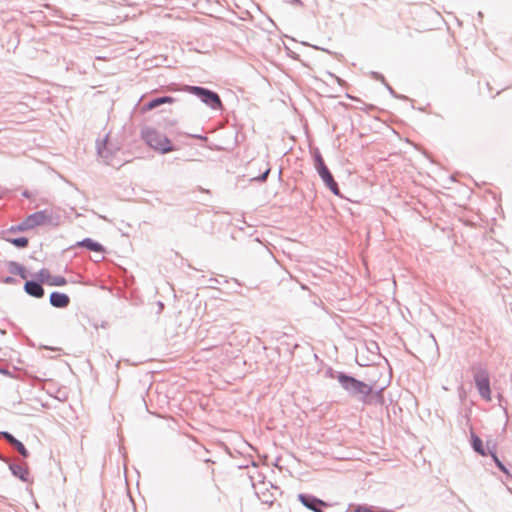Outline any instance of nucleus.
Segmentation results:
<instances>
[{
    "label": "nucleus",
    "mask_w": 512,
    "mask_h": 512,
    "mask_svg": "<svg viewBox=\"0 0 512 512\" xmlns=\"http://www.w3.org/2000/svg\"><path fill=\"white\" fill-rule=\"evenodd\" d=\"M471 444L474 451L481 456H486L488 454V452L483 447L482 440L474 433L471 434Z\"/></svg>",
    "instance_id": "14"
},
{
    "label": "nucleus",
    "mask_w": 512,
    "mask_h": 512,
    "mask_svg": "<svg viewBox=\"0 0 512 512\" xmlns=\"http://www.w3.org/2000/svg\"><path fill=\"white\" fill-rule=\"evenodd\" d=\"M0 282L12 285V284H17L18 280L12 276H6V277L0 276Z\"/></svg>",
    "instance_id": "21"
},
{
    "label": "nucleus",
    "mask_w": 512,
    "mask_h": 512,
    "mask_svg": "<svg viewBox=\"0 0 512 512\" xmlns=\"http://www.w3.org/2000/svg\"><path fill=\"white\" fill-rule=\"evenodd\" d=\"M174 102H175V99L171 96H161V97L153 98L150 101H148L145 104L144 108H145V110L149 111V110L159 107L160 105L172 104Z\"/></svg>",
    "instance_id": "12"
},
{
    "label": "nucleus",
    "mask_w": 512,
    "mask_h": 512,
    "mask_svg": "<svg viewBox=\"0 0 512 512\" xmlns=\"http://www.w3.org/2000/svg\"><path fill=\"white\" fill-rule=\"evenodd\" d=\"M97 152L104 159H108L111 156V151L107 147V137L102 142L97 143Z\"/></svg>",
    "instance_id": "15"
},
{
    "label": "nucleus",
    "mask_w": 512,
    "mask_h": 512,
    "mask_svg": "<svg viewBox=\"0 0 512 512\" xmlns=\"http://www.w3.org/2000/svg\"><path fill=\"white\" fill-rule=\"evenodd\" d=\"M0 460L3 462H8V458L2 456L1 454H0Z\"/></svg>",
    "instance_id": "30"
},
{
    "label": "nucleus",
    "mask_w": 512,
    "mask_h": 512,
    "mask_svg": "<svg viewBox=\"0 0 512 512\" xmlns=\"http://www.w3.org/2000/svg\"><path fill=\"white\" fill-rule=\"evenodd\" d=\"M475 386L480 396L486 401L491 400V389L489 374L485 369H479L474 374Z\"/></svg>",
    "instance_id": "6"
},
{
    "label": "nucleus",
    "mask_w": 512,
    "mask_h": 512,
    "mask_svg": "<svg viewBox=\"0 0 512 512\" xmlns=\"http://www.w3.org/2000/svg\"><path fill=\"white\" fill-rule=\"evenodd\" d=\"M25 220L29 230H32L45 225L56 226L59 224L60 216L55 215L52 209L46 208L28 215Z\"/></svg>",
    "instance_id": "4"
},
{
    "label": "nucleus",
    "mask_w": 512,
    "mask_h": 512,
    "mask_svg": "<svg viewBox=\"0 0 512 512\" xmlns=\"http://www.w3.org/2000/svg\"><path fill=\"white\" fill-rule=\"evenodd\" d=\"M22 195L26 198H30V193L28 191H24Z\"/></svg>",
    "instance_id": "29"
},
{
    "label": "nucleus",
    "mask_w": 512,
    "mask_h": 512,
    "mask_svg": "<svg viewBox=\"0 0 512 512\" xmlns=\"http://www.w3.org/2000/svg\"><path fill=\"white\" fill-rule=\"evenodd\" d=\"M9 464V469L11 473L22 480L23 482L28 481L29 476V470L27 468L26 463H14V462H7Z\"/></svg>",
    "instance_id": "10"
},
{
    "label": "nucleus",
    "mask_w": 512,
    "mask_h": 512,
    "mask_svg": "<svg viewBox=\"0 0 512 512\" xmlns=\"http://www.w3.org/2000/svg\"><path fill=\"white\" fill-rule=\"evenodd\" d=\"M146 143L153 149L166 154L174 150L171 141L163 134L155 130H147L144 133Z\"/></svg>",
    "instance_id": "5"
},
{
    "label": "nucleus",
    "mask_w": 512,
    "mask_h": 512,
    "mask_svg": "<svg viewBox=\"0 0 512 512\" xmlns=\"http://www.w3.org/2000/svg\"><path fill=\"white\" fill-rule=\"evenodd\" d=\"M14 449H16L18 451V453L24 457V458H27L29 456V452L28 450L26 449V447L23 445V443L21 441H19L18 439L11 445Z\"/></svg>",
    "instance_id": "19"
},
{
    "label": "nucleus",
    "mask_w": 512,
    "mask_h": 512,
    "mask_svg": "<svg viewBox=\"0 0 512 512\" xmlns=\"http://www.w3.org/2000/svg\"><path fill=\"white\" fill-rule=\"evenodd\" d=\"M298 499L303 506L314 512H323V508L329 507L328 503L310 494H299Z\"/></svg>",
    "instance_id": "7"
},
{
    "label": "nucleus",
    "mask_w": 512,
    "mask_h": 512,
    "mask_svg": "<svg viewBox=\"0 0 512 512\" xmlns=\"http://www.w3.org/2000/svg\"><path fill=\"white\" fill-rule=\"evenodd\" d=\"M24 291L32 297L42 298L45 294L42 282L36 280H26L24 284Z\"/></svg>",
    "instance_id": "9"
},
{
    "label": "nucleus",
    "mask_w": 512,
    "mask_h": 512,
    "mask_svg": "<svg viewBox=\"0 0 512 512\" xmlns=\"http://www.w3.org/2000/svg\"><path fill=\"white\" fill-rule=\"evenodd\" d=\"M77 245L93 252L101 253L104 251V247L100 243L94 241L91 238H85L82 241H79Z\"/></svg>",
    "instance_id": "13"
},
{
    "label": "nucleus",
    "mask_w": 512,
    "mask_h": 512,
    "mask_svg": "<svg viewBox=\"0 0 512 512\" xmlns=\"http://www.w3.org/2000/svg\"><path fill=\"white\" fill-rule=\"evenodd\" d=\"M37 276L42 283H46L50 286H64L67 283L65 277L60 275H52L49 270L43 268L38 273Z\"/></svg>",
    "instance_id": "8"
},
{
    "label": "nucleus",
    "mask_w": 512,
    "mask_h": 512,
    "mask_svg": "<svg viewBox=\"0 0 512 512\" xmlns=\"http://www.w3.org/2000/svg\"><path fill=\"white\" fill-rule=\"evenodd\" d=\"M270 167H267L266 170L258 177L254 178L258 182H265L268 178V175L270 173Z\"/></svg>",
    "instance_id": "23"
},
{
    "label": "nucleus",
    "mask_w": 512,
    "mask_h": 512,
    "mask_svg": "<svg viewBox=\"0 0 512 512\" xmlns=\"http://www.w3.org/2000/svg\"><path fill=\"white\" fill-rule=\"evenodd\" d=\"M183 90L198 97L205 105L213 110H220L223 108L220 96L208 88L186 85Z\"/></svg>",
    "instance_id": "3"
},
{
    "label": "nucleus",
    "mask_w": 512,
    "mask_h": 512,
    "mask_svg": "<svg viewBox=\"0 0 512 512\" xmlns=\"http://www.w3.org/2000/svg\"><path fill=\"white\" fill-rule=\"evenodd\" d=\"M23 265L19 264L18 262H15V261H10L8 262L7 264V267H8V271L10 274L12 275H17L19 273V270L20 268L22 267Z\"/></svg>",
    "instance_id": "20"
},
{
    "label": "nucleus",
    "mask_w": 512,
    "mask_h": 512,
    "mask_svg": "<svg viewBox=\"0 0 512 512\" xmlns=\"http://www.w3.org/2000/svg\"><path fill=\"white\" fill-rule=\"evenodd\" d=\"M17 275L20 276L22 279H27L28 272H27L26 268L24 266H22Z\"/></svg>",
    "instance_id": "26"
},
{
    "label": "nucleus",
    "mask_w": 512,
    "mask_h": 512,
    "mask_svg": "<svg viewBox=\"0 0 512 512\" xmlns=\"http://www.w3.org/2000/svg\"><path fill=\"white\" fill-rule=\"evenodd\" d=\"M209 281L210 282H217V279L210 278Z\"/></svg>",
    "instance_id": "31"
},
{
    "label": "nucleus",
    "mask_w": 512,
    "mask_h": 512,
    "mask_svg": "<svg viewBox=\"0 0 512 512\" xmlns=\"http://www.w3.org/2000/svg\"><path fill=\"white\" fill-rule=\"evenodd\" d=\"M5 240L20 249L26 248L29 244L27 237L5 238Z\"/></svg>",
    "instance_id": "16"
},
{
    "label": "nucleus",
    "mask_w": 512,
    "mask_h": 512,
    "mask_svg": "<svg viewBox=\"0 0 512 512\" xmlns=\"http://www.w3.org/2000/svg\"><path fill=\"white\" fill-rule=\"evenodd\" d=\"M371 75L373 79L381 81L383 84L386 82L384 76L378 72H372Z\"/></svg>",
    "instance_id": "24"
},
{
    "label": "nucleus",
    "mask_w": 512,
    "mask_h": 512,
    "mask_svg": "<svg viewBox=\"0 0 512 512\" xmlns=\"http://www.w3.org/2000/svg\"><path fill=\"white\" fill-rule=\"evenodd\" d=\"M369 512H373L372 509L369 507Z\"/></svg>",
    "instance_id": "32"
},
{
    "label": "nucleus",
    "mask_w": 512,
    "mask_h": 512,
    "mask_svg": "<svg viewBox=\"0 0 512 512\" xmlns=\"http://www.w3.org/2000/svg\"><path fill=\"white\" fill-rule=\"evenodd\" d=\"M331 376L338 380L341 387L346 390L349 395L358 397L362 401H365L366 397L372 393V386L344 372H335V375L332 373Z\"/></svg>",
    "instance_id": "1"
},
{
    "label": "nucleus",
    "mask_w": 512,
    "mask_h": 512,
    "mask_svg": "<svg viewBox=\"0 0 512 512\" xmlns=\"http://www.w3.org/2000/svg\"><path fill=\"white\" fill-rule=\"evenodd\" d=\"M50 304L55 308H66L70 304V297L58 291H53L49 297Z\"/></svg>",
    "instance_id": "11"
},
{
    "label": "nucleus",
    "mask_w": 512,
    "mask_h": 512,
    "mask_svg": "<svg viewBox=\"0 0 512 512\" xmlns=\"http://www.w3.org/2000/svg\"><path fill=\"white\" fill-rule=\"evenodd\" d=\"M384 85L392 96L396 98H405L404 96L397 95L394 89L387 82H385Z\"/></svg>",
    "instance_id": "25"
},
{
    "label": "nucleus",
    "mask_w": 512,
    "mask_h": 512,
    "mask_svg": "<svg viewBox=\"0 0 512 512\" xmlns=\"http://www.w3.org/2000/svg\"><path fill=\"white\" fill-rule=\"evenodd\" d=\"M488 454L492 457L494 463L496 466L504 473L508 474V470L506 466L501 462V460L498 458L496 452L494 450H491L488 448Z\"/></svg>",
    "instance_id": "17"
},
{
    "label": "nucleus",
    "mask_w": 512,
    "mask_h": 512,
    "mask_svg": "<svg viewBox=\"0 0 512 512\" xmlns=\"http://www.w3.org/2000/svg\"><path fill=\"white\" fill-rule=\"evenodd\" d=\"M314 159V167L326 185V187L336 196L340 195V189L338 183L335 181L332 173L329 168L326 166L324 159L319 151V149H315L313 152Z\"/></svg>",
    "instance_id": "2"
},
{
    "label": "nucleus",
    "mask_w": 512,
    "mask_h": 512,
    "mask_svg": "<svg viewBox=\"0 0 512 512\" xmlns=\"http://www.w3.org/2000/svg\"><path fill=\"white\" fill-rule=\"evenodd\" d=\"M0 435L3 436L10 445H12L17 440L11 433L6 431L1 432Z\"/></svg>",
    "instance_id": "22"
},
{
    "label": "nucleus",
    "mask_w": 512,
    "mask_h": 512,
    "mask_svg": "<svg viewBox=\"0 0 512 512\" xmlns=\"http://www.w3.org/2000/svg\"><path fill=\"white\" fill-rule=\"evenodd\" d=\"M29 227L26 224V220L24 219L21 223L17 225H12L8 230L7 233H17V232H25L28 231Z\"/></svg>",
    "instance_id": "18"
},
{
    "label": "nucleus",
    "mask_w": 512,
    "mask_h": 512,
    "mask_svg": "<svg viewBox=\"0 0 512 512\" xmlns=\"http://www.w3.org/2000/svg\"><path fill=\"white\" fill-rule=\"evenodd\" d=\"M290 3L293 5L302 6L301 0H290Z\"/></svg>",
    "instance_id": "28"
},
{
    "label": "nucleus",
    "mask_w": 512,
    "mask_h": 512,
    "mask_svg": "<svg viewBox=\"0 0 512 512\" xmlns=\"http://www.w3.org/2000/svg\"><path fill=\"white\" fill-rule=\"evenodd\" d=\"M353 512H369V507L365 505H357Z\"/></svg>",
    "instance_id": "27"
}]
</instances>
